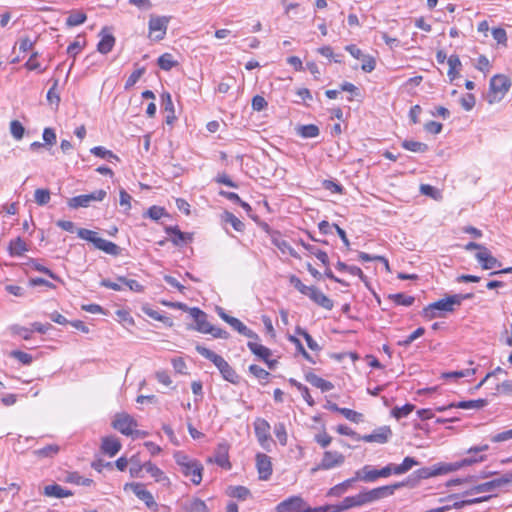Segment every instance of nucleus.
<instances>
[{"mask_svg": "<svg viewBox=\"0 0 512 512\" xmlns=\"http://www.w3.org/2000/svg\"><path fill=\"white\" fill-rule=\"evenodd\" d=\"M481 267L485 270H490L496 267H501V263L490 253L487 248L478 251L475 255Z\"/></svg>", "mask_w": 512, "mask_h": 512, "instance_id": "nucleus-22", "label": "nucleus"}, {"mask_svg": "<svg viewBox=\"0 0 512 512\" xmlns=\"http://www.w3.org/2000/svg\"><path fill=\"white\" fill-rule=\"evenodd\" d=\"M112 426L123 435L130 436L133 435V429L137 427V422L127 413H117L112 421Z\"/></svg>", "mask_w": 512, "mask_h": 512, "instance_id": "nucleus-13", "label": "nucleus"}, {"mask_svg": "<svg viewBox=\"0 0 512 512\" xmlns=\"http://www.w3.org/2000/svg\"><path fill=\"white\" fill-rule=\"evenodd\" d=\"M510 87L511 81L507 76L503 74L494 75L490 79L489 93L487 96L488 102L493 104L501 101L505 94L509 91Z\"/></svg>", "mask_w": 512, "mask_h": 512, "instance_id": "nucleus-4", "label": "nucleus"}, {"mask_svg": "<svg viewBox=\"0 0 512 512\" xmlns=\"http://www.w3.org/2000/svg\"><path fill=\"white\" fill-rule=\"evenodd\" d=\"M185 510L186 512H209L206 503L199 498H193L187 502L185 504Z\"/></svg>", "mask_w": 512, "mask_h": 512, "instance_id": "nucleus-34", "label": "nucleus"}, {"mask_svg": "<svg viewBox=\"0 0 512 512\" xmlns=\"http://www.w3.org/2000/svg\"><path fill=\"white\" fill-rule=\"evenodd\" d=\"M86 19H87V17L84 13H81V12L72 13L66 19V25L68 27L78 26L80 24H83L86 21Z\"/></svg>", "mask_w": 512, "mask_h": 512, "instance_id": "nucleus-52", "label": "nucleus"}, {"mask_svg": "<svg viewBox=\"0 0 512 512\" xmlns=\"http://www.w3.org/2000/svg\"><path fill=\"white\" fill-rule=\"evenodd\" d=\"M10 132L15 139L20 140L24 135L25 129L19 121L13 120L10 124Z\"/></svg>", "mask_w": 512, "mask_h": 512, "instance_id": "nucleus-57", "label": "nucleus"}, {"mask_svg": "<svg viewBox=\"0 0 512 512\" xmlns=\"http://www.w3.org/2000/svg\"><path fill=\"white\" fill-rule=\"evenodd\" d=\"M44 495L47 497L64 498L72 496L73 493L70 490H66L58 484L47 485L44 487Z\"/></svg>", "mask_w": 512, "mask_h": 512, "instance_id": "nucleus-28", "label": "nucleus"}, {"mask_svg": "<svg viewBox=\"0 0 512 512\" xmlns=\"http://www.w3.org/2000/svg\"><path fill=\"white\" fill-rule=\"evenodd\" d=\"M454 306H459V298L450 295L426 306L423 309V316L427 319H433L439 316L437 311L453 312Z\"/></svg>", "mask_w": 512, "mask_h": 512, "instance_id": "nucleus-5", "label": "nucleus"}, {"mask_svg": "<svg viewBox=\"0 0 512 512\" xmlns=\"http://www.w3.org/2000/svg\"><path fill=\"white\" fill-rule=\"evenodd\" d=\"M214 461L217 465H219L223 468H226V469L231 468V464H230L229 458H228V451L225 446L220 445L218 447Z\"/></svg>", "mask_w": 512, "mask_h": 512, "instance_id": "nucleus-33", "label": "nucleus"}, {"mask_svg": "<svg viewBox=\"0 0 512 512\" xmlns=\"http://www.w3.org/2000/svg\"><path fill=\"white\" fill-rule=\"evenodd\" d=\"M107 193L105 190H96L90 194H83L72 197L68 200V206L72 209L80 207H89L93 201H102L106 197Z\"/></svg>", "mask_w": 512, "mask_h": 512, "instance_id": "nucleus-10", "label": "nucleus"}, {"mask_svg": "<svg viewBox=\"0 0 512 512\" xmlns=\"http://www.w3.org/2000/svg\"><path fill=\"white\" fill-rule=\"evenodd\" d=\"M190 315L195 320L196 325L193 327L200 333L207 334L210 331L211 324L208 322V315L197 307L190 308Z\"/></svg>", "mask_w": 512, "mask_h": 512, "instance_id": "nucleus-19", "label": "nucleus"}, {"mask_svg": "<svg viewBox=\"0 0 512 512\" xmlns=\"http://www.w3.org/2000/svg\"><path fill=\"white\" fill-rule=\"evenodd\" d=\"M48 189L38 188L34 192V200L39 206H44L49 203L51 196Z\"/></svg>", "mask_w": 512, "mask_h": 512, "instance_id": "nucleus-45", "label": "nucleus"}, {"mask_svg": "<svg viewBox=\"0 0 512 512\" xmlns=\"http://www.w3.org/2000/svg\"><path fill=\"white\" fill-rule=\"evenodd\" d=\"M165 232L172 235L171 242L175 246H182L193 240V234L182 232L178 226H167L165 227Z\"/></svg>", "mask_w": 512, "mask_h": 512, "instance_id": "nucleus-20", "label": "nucleus"}, {"mask_svg": "<svg viewBox=\"0 0 512 512\" xmlns=\"http://www.w3.org/2000/svg\"><path fill=\"white\" fill-rule=\"evenodd\" d=\"M248 348L251 350L253 354L258 356L260 359L267 360L271 356V350L261 344H258L254 341H249L247 343Z\"/></svg>", "mask_w": 512, "mask_h": 512, "instance_id": "nucleus-31", "label": "nucleus"}, {"mask_svg": "<svg viewBox=\"0 0 512 512\" xmlns=\"http://www.w3.org/2000/svg\"><path fill=\"white\" fill-rule=\"evenodd\" d=\"M510 483H512V473H507L499 478L472 487L470 490H467L464 495L492 492Z\"/></svg>", "mask_w": 512, "mask_h": 512, "instance_id": "nucleus-6", "label": "nucleus"}, {"mask_svg": "<svg viewBox=\"0 0 512 512\" xmlns=\"http://www.w3.org/2000/svg\"><path fill=\"white\" fill-rule=\"evenodd\" d=\"M388 299L392 300L396 305L407 307L413 305L415 302V298L413 296H409L404 293L390 294Z\"/></svg>", "mask_w": 512, "mask_h": 512, "instance_id": "nucleus-36", "label": "nucleus"}, {"mask_svg": "<svg viewBox=\"0 0 512 512\" xmlns=\"http://www.w3.org/2000/svg\"><path fill=\"white\" fill-rule=\"evenodd\" d=\"M8 250L11 256H21L24 252L28 251V248L22 238L17 237L10 241Z\"/></svg>", "mask_w": 512, "mask_h": 512, "instance_id": "nucleus-30", "label": "nucleus"}, {"mask_svg": "<svg viewBox=\"0 0 512 512\" xmlns=\"http://www.w3.org/2000/svg\"><path fill=\"white\" fill-rule=\"evenodd\" d=\"M414 408L415 406L412 404H405L402 407L396 406L392 409V415L396 419H401L407 417L414 410Z\"/></svg>", "mask_w": 512, "mask_h": 512, "instance_id": "nucleus-47", "label": "nucleus"}, {"mask_svg": "<svg viewBox=\"0 0 512 512\" xmlns=\"http://www.w3.org/2000/svg\"><path fill=\"white\" fill-rule=\"evenodd\" d=\"M196 351L206 359L210 360L219 370L222 377L232 383V384H238L239 383V375L236 373L234 368L220 355L216 354L215 352L211 351L210 349L197 344L195 347Z\"/></svg>", "mask_w": 512, "mask_h": 512, "instance_id": "nucleus-1", "label": "nucleus"}, {"mask_svg": "<svg viewBox=\"0 0 512 512\" xmlns=\"http://www.w3.org/2000/svg\"><path fill=\"white\" fill-rule=\"evenodd\" d=\"M101 449L105 454L113 457L120 451L121 443L115 436H107L102 439Z\"/></svg>", "mask_w": 512, "mask_h": 512, "instance_id": "nucleus-24", "label": "nucleus"}, {"mask_svg": "<svg viewBox=\"0 0 512 512\" xmlns=\"http://www.w3.org/2000/svg\"><path fill=\"white\" fill-rule=\"evenodd\" d=\"M393 473L392 464L382 469H374L370 465H365L361 470L356 472V478L364 482H375L378 478L389 477Z\"/></svg>", "mask_w": 512, "mask_h": 512, "instance_id": "nucleus-7", "label": "nucleus"}, {"mask_svg": "<svg viewBox=\"0 0 512 512\" xmlns=\"http://www.w3.org/2000/svg\"><path fill=\"white\" fill-rule=\"evenodd\" d=\"M274 433H275V436L277 437V439L279 440V442L282 445H286V443H287V433H286L285 425L283 423H278V424L275 425Z\"/></svg>", "mask_w": 512, "mask_h": 512, "instance_id": "nucleus-60", "label": "nucleus"}, {"mask_svg": "<svg viewBox=\"0 0 512 512\" xmlns=\"http://www.w3.org/2000/svg\"><path fill=\"white\" fill-rule=\"evenodd\" d=\"M451 472V468H448L447 463H438L432 467H423L418 469L415 473L419 479H428L430 477L443 475Z\"/></svg>", "mask_w": 512, "mask_h": 512, "instance_id": "nucleus-18", "label": "nucleus"}, {"mask_svg": "<svg viewBox=\"0 0 512 512\" xmlns=\"http://www.w3.org/2000/svg\"><path fill=\"white\" fill-rule=\"evenodd\" d=\"M298 134L303 138H315L319 135L320 130L314 124L302 125L297 129Z\"/></svg>", "mask_w": 512, "mask_h": 512, "instance_id": "nucleus-39", "label": "nucleus"}, {"mask_svg": "<svg viewBox=\"0 0 512 512\" xmlns=\"http://www.w3.org/2000/svg\"><path fill=\"white\" fill-rule=\"evenodd\" d=\"M345 461V456L337 451H325L321 462L311 468V473L314 474L319 470H330L335 467L341 466Z\"/></svg>", "mask_w": 512, "mask_h": 512, "instance_id": "nucleus-8", "label": "nucleus"}, {"mask_svg": "<svg viewBox=\"0 0 512 512\" xmlns=\"http://www.w3.org/2000/svg\"><path fill=\"white\" fill-rule=\"evenodd\" d=\"M224 220L225 222L231 224L232 227L238 232H242L245 228L244 223L230 212L225 213Z\"/></svg>", "mask_w": 512, "mask_h": 512, "instance_id": "nucleus-48", "label": "nucleus"}, {"mask_svg": "<svg viewBox=\"0 0 512 512\" xmlns=\"http://www.w3.org/2000/svg\"><path fill=\"white\" fill-rule=\"evenodd\" d=\"M249 372L257 378L262 384H266L268 382L270 373L263 369L262 367L252 364L249 366Z\"/></svg>", "mask_w": 512, "mask_h": 512, "instance_id": "nucleus-40", "label": "nucleus"}, {"mask_svg": "<svg viewBox=\"0 0 512 512\" xmlns=\"http://www.w3.org/2000/svg\"><path fill=\"white\" fill-rule=\"evenodd\" d=\"M124 489H131L133 493L142 500L146 506L153 511H157L158 504L155 502L153 495L150 491L146 490L144 488V485L142 483L132 482V483H126L124 486Z\"/></svg>", "mask_w": 512, "mask_h": 512, "instance_id": "nucleus-14", "label": "nucleus"}, {"mask_svg": "<svg viewBox=\"0 0 512 512\" xmlns=\"http://www.w3.org/2000/svg\"><path fill=\"white\" fill-rule=\"evenodd\" d=\"M169 17L166 16H151L149 20V36L153 40H162L167 31Z\"/></svg>", "mask_w": 512, "mask_h": 512, "instance_id": "nucleus-12", "label": "nucleus"}, {"mask_svg": "<svg viewBox=\"0 0 512 512\" xmlns=\"http://www.w3.org/2000/svg\"><path fill=\"white\" fill-rule=\"evenodd\" d=\"M144 469L147 473H149L156 482L161 483L163 485H169L170 480L169 478L164 474V472L158 468L155 464L148 461L143 464Z\"/></svg>", "mask_w": 512, "mask_h": 512, "instance_id": "nucleus-26", "label": "nucleus"}, {"mask_svg": "<svg viewBox=\"0 0 512 512\" xmlns=\"http://www.w3.org/2000/svg\"><path fill=\"white\" fill-rule=\"evenodd\" d=\"M161 106L165 112H175L171 94L169 92L161 94Z\"/></svg>", "mask_w": 512, "mask_h": 512, "instance_id": "nucleus-62", "label": "nucleus"}, {"mask_svg": "<svg viewBox=\"0 0 512 512\" xmlns=\"http://www.w3.org/2000/svg\"><path fill=\"white\" fill-rule=\"evenodd\" d=\"M289 282L291 285L294 286L295 289H297L301 294L308 295L310 290L312 289V286H306L302 283V281L295 275H291L289 277Z\"/></svg>", "mask_w": 512, "mask_h": 512, "instance_id": "nucleus-51", "label": "nucleus"}, {"mask_svg": "<svg viewBox=\"0 0 512 512\" xmlns=\"http://www.w3.org/2000/svg\"><path fill=\"white\" fill-rule=\"evenodd\" d=\"M10 331L13 335L21 336L24 340H29L31 338L33 330L20 326V325H12L10 327Z\"/></svg>", "mask_w": 512, "mask_h": 512, "instance_id": "nucleus-53", "label": "nucleus"}, {"mask_svg": "<svg viewBox=\"0 0 512 512\" xmlns=\"http://www.w3.org/2000/svg\"><path fill=\"white\" fill-rule=\"evenodd\" d=\"M304 500L300 496H291L286 500L280 502L275 510L276 512H299L307 509Z\"/></svg>", "mask_w": 512, "mask_h": 512, "instance_id": "nucleus-16", "label": "nucleus"}, {"mask_svg": "<svg viewBox=\"0 0 512 512\" xmlns=\"http://www.w3.org/2000/svg\"><path fill=\"white\" fill-rule=\"evenodd\" d=\"M487 405V400L485 399H477V400H469V401H461L457 404H450L447 407H439L437 408L438 411H444L447 408H461V409H481Z\"/></svg>", "mask_w": 512, "mask_h": 512, "instance_id": "nucleus-27", "label": "nucleus"}, {"mask_svg": "<svg viewBox=\"0 0 512 512\" xmlns=\"http://www.w3.org/2000/svg\"><path fill=\"white\" fill-rule=\"evenodd\" d=\"M117 281L128 287L133 292L140 293L144 291V287L134 279H128L126 277L120 276L117 278Z\"/></svg>", "mask_w": 512, "mask_h": 512, "instance_id": "nucleus-46", "label": "nucleus"}, {"mask_svg": "<svg viewBox=\"0 0 512 512\" xmlns=\"http://www.w3.org/2000/svg\"><path fill=\"white\" fill-rule=\"evenodd\" d=\"M252 109L254 111H262L264 110L267 106H268V103L267 101L265 100L264 97L260 96V95H256L252 98Z\"/></svg>", "mask_w": 512, "mask_h": 512, "instance_id": "nucleus-63", "label": "nucleus"}, {"mask_svg": "<svg viewBox=\"0 0 512 512\" xmlns=\"http://www.w3.org/2000/svg\"><path fill=\"white\" fill-rule=\"evenodd\" d=\"M416 465H418V461L413 457H405L400 465L392 464L393 473L396 475L404 474Z\"/></svg>", "mask_w": 512, "mask_h": 512, "instance_id": "nucleus-32", "label": "nucleus"}, {"mask_svg": "<svg viewBox=\"0 0 512 512\" xmlns=\"http://www.w3.org/2000/svg\"><path fill=\"white\" fill-rule=\"evenodd\" d=\"M307 296L317 305L326 310H332L334 307L333 301L315 286H312V289Z\"/></svg>", "mask_w": 512, "mask_h": 512, "instance_id": "nucleus-23", "label": "nucleus"}, {"mask_svg": "<svg viewBox=\"0 0 512 512\" xmlns=\"http://www.w3.org/2000/svg\"><path fill=\"white\" fill-rule=\"evenodd\" d=\"M10 356L14 359H17L19 362H21L24 365H30L33 361V357L30 354L20 351V350L11 351Z\"/></svg>", "mask_w": 512, "mask_h": 512, "instance_id": "nucleus-54", "label": "nucleus"}, {"mask_svg": "<svg viewBox=\"0 0 512 512\" xmlns=\"http://www.w3.org/2000/svg\"><path fill=\"white\" fill-rule=\"evenodd\" d=\"M306 380L316 388L321 389V391L326 392L333 389V384L314 373H309L306 375Z\"/></svg>", "mask_w": 512, "mask_h": 512, "instance_id": "nucleus-29", "label": "nucleus"}, {"mask_svg": "<svg viewBox=\"0 0 512 512\" xmlns=\"http://www.w3.org/2000/svg\"><path fill=\"white\" fill-rule=\"evenodd\" d=\"M364 491L354 496L345 497L340 504L323 506L325 512H342L355 507L366 505Z\"/></svg>", "mask_w": 512, "mask_h": 512, "instance_id": "nucleus-9", "label": "nucleus"}, {"mask_svg": "<svg viewBox=\"0 0 512 512\" xmlns=\"http://www.w3.org/2000/svg\"><path fill=\"white\" fill-rule=\"evenodd\" d=\"M157 63L159 65V67L165 71H169L170 69H172L174 66L177 65V61H175L173 59V56L169 53H165V54L161 55L158 58Z\"/></svg>", "mask_w": 512, "mask_h": 512, "instance_id": "nucleus-44", "label": "nucleus"}, {"mask_svg": "<svg viewBox=\"0 0 512 512\" xmlns=\"http://www.w3.org/2000/svg\"><path fill=\"white\" fill-rule=\"evenodd\" d=\"M404 486L403 482L395 483L392 485H385L377 488H373L368 491H364L366 503L370 504L372 502L378 501L380 499L389 497L395 493L398 488Z\"/></svg>", "mask_w": 512, "mask_h": 512, "instance_id": "nucleus-11", "label": "nucleus"}, {"mask_svg": "<svg viewBox=\"0 0 512 512\" xmlns=\"http://www.w3.org/2000/svg\"><path fill=\"white\" fill-rule=\"evenodd\" d=\"M449 65L448 76L453 81L458 76V69L461 67V61L457 55H451L447 59Z\"/></svg>", "mask_w": 512, "mask_h": 512, "instance_id": "nucleus-38", "label": "nucleus"}, {"mask_svg": "<svg viewBox=\"0 0 512 512\" xmlns=\"http://www.w3.org/2000/svg\"><path fill=\"white\" fill-rule=\"evenodd\" d=\"M296 333L298 335H301L304 337L306 343H307V346L313 350V351H318L320 350V346L318 345V343L312 338V336L304 329L300 328V327H297L296 328Z\"/></svg>", "mask_w": 512, "mask_h": 512, "instance_id": "nucleus-49", "label": "nucleus"}, {"mask_svg": "<svg viewBox=\"0 0 512 512\" xmlns=\"http://www.w3.org/2000/svg\"><path fill=\"white\" fill-rule=\"evenodd\" d=\"M424 333L425 329L423 327H419L414 332H412L406 339L399 341L398 345L408 347L413 341L423 336Z\"/></svg>", "mask_w": 512, "mask_h": 512, "instance_id": "nucleus-55", "label": "nucleus"}, {"mask_svg": "<svg viewBox=\"0 0 512 512\" xmlns=\"http://www.w3.org/2000/svg\"><path fill=\"white\" fill-rule=\"evenodd\" d=\"M77 235L79 238L91 242L96 249H99L106 254L118 256L121 252V249L118 245L99 237L98 233L95 231L79 228L77 229Z\"/></svg>", "mask_w": 512, "mask_h": 512, "instance_id": "nucleus-3", "label": "nucleus"}, {"mask_svg": "<svg viewBox=\"0 0 512 512\" xmlns=\"http://www.w3.org/2000/svg\"><path fill=\"white\" fill-rule=\"evenodd\" d=\"M288 340L296 346L297 350L302 354V356H303L305 359H307L308 361H310V362L314 363V361H313L312 357H311V356H310V354L305 350V348L303 347V345H302L301 341H300L297 337H295V336H293V335H290V336L288 337Z\"/></svg>", "mask_w": 512, "mask_h": 512, "instance_id": "nucleus-59", "label": "nucleus"}, {"mask_svg": "<svg viewBox=\"0 0 512 512\" xmlns=\"http://www.w3.org/2000/svg\"><path fill=\"white\" fill-rule=\"evenodd\" d=\"M99 35L101 39L97 45V50L101 54H107L115 45V37L110 33H106V28H103Z\"/></svg>", "mask_w": 512, "mask_h": 512, "instance_id": "nucleus-25", "label": "nucleus"}, {"mask_svg": "<svg viewBox=\"0 0 512 512\" xmlns=\"http://www.w3.org/2000/svg\"><path fill=\"white\" fill-rule=\"evenodd\" d=\"M90 151H91L92 154H94L97 157H100V158H103V159H107L109 161L111 159H114L116 161H120V159H119V157L117 155H115L112 151L106 149L105 147L96 146V147H93Z\"/></svg>", "mask_w": 512, "mask_h": 512, "instance_id": "nucleus-42", "label": "nucleus"}, {"mask_svg": "<svg viewBox=\"0 0 512 512\" xmlns=\"http://www.w3.org/2000/svg\"><path fill=\"white\" fill-rule=\"evenodd\" d=\"M340 414H342L346 419H348L352 422H355V423L360 422L361 418H362L361 413L356 412L349 408H342V410H340Z\"/></svg>", "mask_w": 512, "mask_h": 512, "instance_id": "nucleus-61", "label": "nucleus"}, {"mask_svg": "<svg viewBox=\"0 0 512 512\" xmlns=\"http://www.w3.org/2000/svg\"><path fill=\"white\" fill-rule=\"evenodd\" d=\"M485 459V456H480L479 458L475 457H466L462 459L461 461H457L454 463H447L448 468H451V472L456 471L464 466H470L474 463L481 462Z\"/></svg>", "mask_w": 512, "mask_h": 512, "instance_id": "nucleus-37", "label": "nucleus"}, {"mask_svg": "<svg viewBox=\"0 0 512 512\" xmlns=\"http://www.w3.org/2000/svg\"><path fill=\"white\" fill-rule=\"evenodd\" d=\"M229 490V495L239 500H245L250 495V490L244 486L230 487Z\"/></svg>", "mask_w": 512, "mask_h": 512, "instance_id": "nucleus-50", "label": "nucleus"}, {"mask_svg": "<svg viewBox=\"0 0 512 512\" xmlns=\"http://www.w3.org/2000/svg\"><path fill=\"white\" fill-rule=\"evenodd\" d=\"M270 424L262 418H257L254 422L255 435L259 443L264 446L270 439Z\"/></svg>", "mask_w": 512, "mask_h": 512, "instance_id": "nucleus-21", "label": "nucleus"}, {"mask_svg": "<svg viewBox=\"0 0 512 512\" xmlns=\"http://www.w3.org/2000/svg\"><path fill=\"white\" fill-rule=\"evenodd\" d=\"M145 73V68L144 67H140L138 69H136L127 79L126 83H125V89H130L131 87H133L137 81L140 79V77Z\"/></svg>", "mask_w": 512, "mask_h": 512, "instance_id": "nucleus-56", "label": "nucleus"}, {"mask_svg": "<svg viewBox=\"0 0 512 512\" xmlns=\"http://www.w3.org/2000/svg\"><path fill=\"white\" fill-rule=\"evenodd\" d=\"M402 147L406 150L417 153H424L428 150L427 144L413 140H404L402 142Z\"/></svg>", "mask_w": 512, "mask_h": 512, "instance_id": "nucleus-41", "label": "nucleus"}, {"mask_svg": "<svg viewBox=\"0 0 512 512\" xmlns=\"http://www.w3.org/2000/svg\"><path fill=\"white\" fill-rule=\"evenodd\" d=\"M392 436V431L389 426H382L375 429L371 434L364 436H357L356 440H362L364 442H376L384 444L389 441Z\"/></svg>", "mask_w": 512, "mask_h": 512, "instance_id": "nucleus-15", "label": "nucleus"}, {"mask_svg": "<svg viewBox=\"0 0 512 512\" xmlns=\"http://www.w3.org/2000/svg\"><path fill=\"white\" fill-rule=\"evenodd\" d=\"M174 460L179 466L180 472L186 478H189L194 485H199L201 483L204 468L198 460L190 458L181 451L174 454Z\"/></svg>", "mask_w": 512, "mask_h": 512, "instance_id": "nucleus-2", "label": "nucleus"}, {"mask_svg": "<svg viewBox=\"0 0 512 512\" xmlns=\"http://www.w3.org/2000/svg\"><path fill=\"white\" fill-rule=\"evenodd\" d=\"M362 66H361V69L365 72H372L375 67H376V61L375 59L370 56V55H364V57L362 58Z\"/></svg>", "mask_w": 512, "mask_h": 512, "instance_id": "nucleus-64", "label": "nucleus"}, {"mask_svg": "<svg viewBox=\"0 0 512 512\" xmlns=\"http://www.w3.org/2000/svg\"><path fill=\"white\" fill-rule=\"evenodd\" d=\"M256 468L259 479L267 481L273 472L271 458L264 453H258L256 455Z\"/></svg>", "mask_w": 512, "mask_h": 512, "instance_id": "nucleus-17", "label": "nucleus"}, {"mask_svg": "<svg viewBox=\"0 0 512 512\" xmlns=\"http://www.w3.org/2000/svg\"><path fill=\"white\" fill-rule=\"evenodd\" d=\"M60 447L57 444H49L43 448L35 450L33 453L39 458H51L58 454Z\"/></svg>", "mask_w": 512, "mask_h": 512, "instance_id": "nucleus-35", "label": "nucleus"}, {"mask_svg": "<svg viewBox=\"0 0 512 512\" xmlns=\"http://www.w3.org/2000/svg\"><path fill=\"white\" fill-rule=\"evenodd\" d=\"M129 462L131 463L129 468L131 477H140V473L144 469L143 464L140 463L136 456L131 457Z\"/></svg>", "mask_w": 512, "mask_h": 512, "instance_id": "nucleus-58", "label": "nucleus"}, {"mask_svg": "<svg viewBox=\"0 0 512 512\" xmlns=\"http://www.w3.org/2000/svg\"><path fill=\"white\" fill-rule=\"evenodd\" d=\"M356 480H358V478H356V476H355V477H353L351 479L345 480L344 482H342L340 484L335 485L334 487H332L329 490L328 495H330V496H340Z\"/></svg>", "mask_w": 512, "mask_h": 512, "instance_id": "nucleus-43", "label": "nucleus"}]
</instances>
